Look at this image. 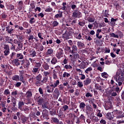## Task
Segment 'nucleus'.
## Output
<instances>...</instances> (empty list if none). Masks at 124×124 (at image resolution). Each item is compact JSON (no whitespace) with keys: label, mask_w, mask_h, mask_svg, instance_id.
<instances>
[{"label":"nucleus","mask_w":124,"mask_h":124,"mask_svg":"<svg viewBox=\"0 0 124 124\" xmlns=\"http://www.w3.org/2000/svg\"><path fill=\"white\" fill-rule=\"evenodd\" d=\"M107 116L108 120H109V121H112V119H114V117L112 116V114H111V112H108L107 113Z\"/></svg>","instance_id":"obj_29"},{"label":"nucleus","mask_w":124,"mask_h":124,"mask_svg":"<svg viewBox=\"0 0 124 124\" xmlns=\"http://www.w3.org/2000/svg\"><path fill=\"white\" fill-rule=\"evenodd\" d=\"M1 67L2 70H4V72H6V73H7V72L6 71V69H5V65L3 64H1Z\"/></svg>","instance_id":"obj_62"},{"label":"nucleus","mask_w":124,"mask_h":124,"mask_svg":"<svg viewBox=\"0 0 124 124\" xmlns=\"http://www.w3.org/2000/svg\"><path fill=\"white\" fill-rule=\"evenodd\" d=\"M26 97L27 98H31L32 96V93H31V91H28L26 93Z\"/></svg>","instance_id":"obj_26"},{"label":"nucleus","mask_w":124,"mask_h":124,"mask_svg":"<svg viewBox=\"0 0 124 124\" xmlns=\"http://www.w3.org/2000/svg\"><path fill=\"white\" fill-rule=\"evenodd\" d=\"M51 62L53 64H56V63L58 62V60H57V58L53 57L51 61Z\"/></svg>","instance_id":"obj_37"},{"label":"nucleus","mask_w":124,"mask_h":124,"mask_svg":"<svg viewBox=\"0 0 124 124\" xmlns=\"http://www.w3.org/2000/svg\"><path fill=\"white\" fill-rule=\"evenodd\" d=\"M58 13L55 15V18L58 19V18H62V12H61V11H58Z\"/></svg>","instance_id":"obj_19"},{"label":"nucleus","mask_w":124,"mask_h":124,"mask_svg":"<svg viewBox=\"0 0 124 124\" xmlns=\"http://www.w3.org/2000/svg\"><path fill=\"white\" fill-rule=\"evenodd\" d=\"M69 76H70V74L67 73L66 72H65L63 74L62 77H63V78H65V77L68 78V77H69Z\"/></svg>","instance_id":"obj_51"},{"label":"nucleus","mask_w":124,"mask_h":124,"mask_svg":"<svg viewBox=\"0 0 124 124\" xmlns=\"http://www.w3.org/2000/svg\"><path fill=\"white\" fill-rule=\"evenodd\" d=\"M93 70V68L92 67H88L85 71V73L87 74H89V72H91Z\"/></svg>","instance_id":"obj_45"},{"label":"nucleus","mask_w":124,"mask_h":124,"mask_svg":"<svg viewBox=\"0 0 124 124\" xmlns=\"http://www.w3.org/2000/svg\"><path fill=\"white\" fill-rule=\"evenodd\" d=\"M80 15H81V12L78 11V10H75L73 12L72 16L74 19H76V18H80Z\"/></svg>","instance_id":"obj_3"},{"label":"nucleus","mask_w":124,"mask_h":124,"mask_svg":"<svg viewBox=\"0 0 124 124\" xmlns=\"http://www.w3.org/2000/svg\"><path fill=\"white\" fill-rule=\"evenodd\" d=\"M64 68L65 69H72V66L70 65L66 64L64 66Z\"/></svg>","instance_id":"obj_52"},{"label":"nucleus","mask_w":124,"mask_h":124,"mask_svg":"<svg viewBox=\"0 0 124 124\" xmlns=\"http://www.w3.org/2000/svg\"><path fill=\"white\" fill-rule=\"evenodd\" d=\"M59 26V22L57 21H54L52 23V27H57Z\"/></svg>","instance_id":"obj_59"},{"label":"nucleus","mask_w":124,"mask_h":124,"mask_svg":"<svg viewBox=\"0 0 124 124\" xmlns=\"http://www.w3.org/2000/svg\"><path fill=\"white\" fill-rule=\"evenodd\" d=\"M90 119L92 122H93V123H97V122L99 121V119H98L97 117H95V116L91 117Z\"/></svg>","instance_id":"obj_18"},{"label":"nucleus","mask_w":124,"mask_h":124,"mask_svg":"<svg viewBox=\"0 0 124 124\" xmlns=\"http://www.w3.org/2000/svg\"><path fill=\"white\" fill-rule=\"evenodd\" d=\"M16 42L18 45L17 50H21L23 48V43L20 41H17Z\"/></svg>","instance_id":"obj_25"},{"label":"nucleus","mask_w":124,"mask_h":124,"mask_svg":"<svg viewBox=\"0 0 124 124\" xmlns=\"http://www.w3.org/2000/svg\"><path fill=\"white\" fill-rule=\"evenodd\" d=\"M24 105H25V103L24 102V101H19L18 103V109H19V110H20L21 111H23V106H24Z\"/></svg>","instance_id":"obj_9"},{"label":"nucleus","mask_w":124,"mask_h":124,"mask_svg":"<svg viewBox=\"0 0 124 124\" xmlns=\"http://www.w3.org/2000/svg\"><path fill=\"white\" fill-rule=\"evenodd\" d=\"M12 79L13 81H16V82H18V81L20 80V76L18 75H14L12 77Z\"/></svg>","instance_id":"obj_20"},{"label":"nucleus","mask_w":124,"mask_h":124,"mask_svg":"<svg viewBox=\"0 0 124 124\" xmlns=\"http://www.w3.org/2000/svg\"><path fill=\"white\" fill-rule=\"evenodd\" d=\"M114 84H115V81H114V80L111 79L110 81V84L112 85V87H110V89H115V87L116 86L114 85Z\"/></svg>","instance_id":"obj_49"},{"label":"nucleus","mask_w":124,"mask_h":124,"mask_svg":"<svg viewBox=\"0 0 124 124\" xmlns=\"http://www.w3.org/2000/svg\"><path fill=\"white\" fill-rule=\"evenodd\" d=\"M29 23L30 24H33V23H35V20H34V17H31L30 18V20L29 21Z\"/></svg>","instance_id":"obj_60"},{"label":"nucleus","mask_w":124,"mask_h":124,"mask_svg":"<svg viewBox=\"0 0 124 124\" xmlns=\"http://www.w3.org/2000/svg\"><path fill=\"white\" fill-rule=\"evenodd\" d=\"M73 54V57L74 58V59H78V58H79V57H80V56L79 55V54L77 53V52H75Z\"/></svg>","instance_id":"obj_38"},{"label":"nucleus","mask_w":124,"mask_h":124,"mask_svg":"<svg viewBox=\"0 0 124 124\" xmlns=\"http://www.w3.org/2000/svg\"><path fill=\"white\" fill-rule=\"evenodd\" d=\"M79 107L80 109H81V110H83V111H85V108L86 107V104H85V103H84V102H81L79 104Z\"/></svg>","instance_id":"obj_23"},{"label":"nucleus","mask_w":124,"mask_h":124,"mask_svg":"<svg viewBox=\"0 0 124 124\" xmlns=\"http://www.w3.org/2000/svg\"><path fill=\"white\" fill-rule=\"evenodd\" d=\"M76 35V38L77 39H81L82 38V35H81V33H76L75 34Z\"/></svg>","instance_id":"obj_40"},{"label":"nucleus","mask_w":124,"mask_h":124,"mask_svg":"<svg viewBox=\"0 0 124 124\" xmlns=\"http://www.w3.org/2000/svg\"><path fill=\"white\" fill-rule=\"evenodd\" d=\"M78 25L81 27H84L85 26V20L83 21H79Z\"/></svg>","instance_id":"obj_63"},{"label":"nucleus","mask_w":124,"mask_h":124,"mask_svg":"<svg viewBox=\"0 0 124 124\" xmlns=\"http://www.w3.org/2000/svg\"><path fill=\"white\" fill-rule=\"evenodd\" d=\"M93 108H91L90 107L89 105L86 106V111H89L90 112H92L93 111Z\"/></svg>","instance_id":"obj_44"},{"label":"nucleus","mask_w":124,"mask_h":124,"mask_svg":"<svg viewBox=\"0 0 124 124\" xmlns=\"http://www.w3.org/2000/svg\"><path fill=\"white\" fill-rule=\"evenodd\" d=\"M33 39H34V37H33V35H30L28 37V41L29 42H30V43H31V41H33Z\"/></svg>","instance_id":"obj_41"},{"label":"nucleus","mask_w":124,"mask_h":124,"mask_svg":"<svg viewBox=\"0 0 124 124\" xmlns=\"http://www.w3.org/2000/svg\"><path fill=\"white\" fill-rule=\"evenodd\" d=\"M20 119L21 120L23 124H26V122H27L28 118H27V117L22 115L20 116Z\"/></svg>","instance_id":"obj_15"},{"label":"nucleus","mask_w":124,"mask_h":124,"mask_svg":"<svg viewBox=\"0 0 124 124\" xmlns=\"http://www.w3.org/2000/svg\"><path fill=\"white\" fill-rule=\"evenodd\" d=\"M4 56H8L10 54V48L9 47V45H4Z\"/></svg>","instance_id":"obj_2"},{"label":"nucleus","mask_w":124,"mask_h":124,"mask_svg":"<svg viewBox=\"0 0 124 124\" xmlns=\"http://www.w3.org/2000/svg\"><path fill=\"white\" fill-rule=\"evenodd\" d=\"M72 54H74V53H77V52H78V48H77V46H76L73 45L72 46Z\"/></svg>","instance_id":"obj_24"},{"label":"nucleus","mask_w":124,"mask_h":124,"mask_svg":"<svg viewBox=\"0 0 124 124\" xmlns=\"http://www.w3.org/2000/svg\"><path fill=\"white\" fill-rule=\"evenodd\" d=\"M102 77H103V78H105V79L108 78V75L107 73L104 72L101 74Z\"/></svg>","instance_id":"obj_47"},{"label":"nucleus","mask_w":124,"mask_h":124,"mask_svg":"<svg viewBox=\"0 0 124 124\" xmlns=\"http://www.w3.org/2000/svg\"><path fill=\"white\" fill-rule=\"evenodd\" d=\"M19 81L23 83V84H26V81L24 80V77L23 76V75H21L19 77Z\"/></svg>","instance_id":"obj_46"},{"label":"nucleus","mask_w":124,"mask_h":124,"mask_svg":"<svg viewBox=\"0 0 124 124\" xmlns=\"http://www.w3.org/2000/svg\"><path fill=\"white\" fill-rule=\"evenodd\" d=\"M77 46L78 47V48H84L85 44H84V43H82L81 41H78Z\"/></svg>","instance_id":"obj_17"},{"label":"nucleus","mask_w":124,"mask_h":124,"mask_svg":"<svg viewBox=\"0 0 124 124\" xmlns=\"http://www.w3.org/2000/svg\"><path fill=\"white\" fill-rule=\"evenodd\" d=\"M106 110H109L112 109V103L110 101L107 102L105 104Z\"/></svg>","instance_id":"obj_8"},{"label":"nucleus","mask_w":124,"mask_h":124,"mask_svg":"<svg viewBox=\"0 0 124 124\" xmlns=\"http://www.w3.org/2000/svg\"><path fill=\"white\" fill-rule=\"evenodd\" d=\"M117 33H118V35H119L121 37H123L124 36V33H123V32L121 31H118L117 32Z\"/></svg>","instance_id":"obj_61"},{"label":"nucleus","mask_w":124,"mask_h":124,"mask_svg":"<svg viewBox=\"0 0 124 124\" xmlns=\"http://www.w3.org/2000/svg\"><path fill=\"white\" fill-rule=\"evenodd\" d=\"M16 58H17L18 60H23V59H24V56L22 53H18L16 54Z\"/></svg>","instance_id":"obj_32"},{"label":"nucleus","mask_w":124,"mask_h":124,"mask_svg":"<svg viewBox=\"0 0 124 124\" xmlns=\"http://www.w3.org/2000/svg\"><path fill=\"white\" fill-rule=\"evenodd\" d=\"M48 81V77H44L42 80L41 81V86H43V84L47 83Z\"/></svg>","instance_id":"obj_22"},{"label":"nucleus","mask_w":124,"mask_h":124,"mask_svg":"<svg viewBox=\"0 0 124 124\" xmlns=\"http://www.w3.org/2000/svg\"><path fill=\"white\" fill-rule=\"evenodd\" d=\"M13 63L14 64H16V66H18V65H20V63L19 62V59H14L12 61Z\"/></svg>","instance_id":"obj_27"},{"label":"nucleus","mask_w":124,"mask_h":124,"mask_svg":"<svg viewBox=\"0 0 124 124\" xmlns=\"http://www.w3.org/2000/svg\"><path fill=\"white\" fill-rule=\"evenodd\" d=\"M71 7L72 9H73V10H74V9H76V8H77V6L75 5V2H72V4H71Z\"/></svg>","instance_id":"obj_42"},{"label":"nucleus","mask_w":124,"mask_h":124,"mask_svg":"<svg viewBox=\"0 0 124 124\" xmlns=\"http://www.w3.org/2000/svg\"><path fill=\"white\" fill-rule=\"evenodd\" d=\"M94 87L96 90H99V91H102V87L99 85L98 83H95Z\"/></svg>","instance_id":"obj_28"},{"label":"nucleus","mask_w":124,"mask_h":124,"mask_svg":"<svg viewBox=\"0 0 124 124\" xmlns=\"http://www.w3.org/2000/svg\"><path fill=\"white\" fill-rule=\"evenodd\" d=\"M43 117L45 120H49V111L46 109L43 110Z\"/></svg>","instance_id":"obj_4"},{"label":"nucleus","mask_w":124,"mask_h":124,"mask_svg":"<svg viewBox=\"0 0 124 124\" xmlns=\"http://www.w3.org/2000/svg\"><path fill=\"white\" fill-rule=\"evenodd\" d=\"M42 107L44 109H49V106H47V103L46 102H44L43 104H42Z\"/></svg>","instance_id":"obj_30"},{"label":"nucleus","mask_w":124,"mask_h":124,"mask_svg":"<svg viewBox=\"0 0 124 124\" xmlns=\"http://www.w3.org/2000/svg\"><path fill=\"white\" fill-rule=\"evenodd\" d=\"M43 67L45 69V70H48L49 69V65L47 63H44L43 64Z\"/></svg>","instance_id":"obj_34"},{"label":"nucleus","mask_w":124,"mask_h":124,"mask_svg":"<svg viewBox=\"0 0 124 124\" xmlns=\"http://www.w3.org/2000/svg\"><path fill=\"white\" fill-rule=\"evenodd\" d=\"M84 86H88V85H89V84H91L92 83V79H90V78H87L85 80L83 81Z\"/></svg>","instance_id":"obj_16"},{"label":"nucleus","mask_w":124,"mask_h":124,"mask_svg":"<svg viewBox=\"0 0 124 124\" xmlns=\"http://www.w3.org/2000/svg\"><path fill=\"white\" fill-rule=\"evenodd\" d=\"M63 52V50H62V49L59 48L58 52L56 54V57L58 58V59H60L62 57V53Z\"/></svg>","instance_id":"obj_6"},{"label":"nucleus","mask_w":124,"mask_h":124,"mask_svg":"<svg viewBox=\"0 0 124 124\" xmlns=\"http://www.w3.org/2000/svg\"><path fill=\"white\" fill-rule=\"evenodd\" d=\"M65 124H73V123H72V121L71 120H70L69 119H66L65 121Z\"/></svg>","instance_id":"obj_57"},{"label":"nucleus","mask_w":124,"mask_h":124,"mask_svg":"<svg viewBox=\"0 0 124 124\" xmlns=\"http://www.w3.org/2000/svg\"><path fill=\"white\" fill-rule=\"evenodd\" d=\"M21 85H22V83L20 82H18L15 84V87H16V88H19V87H21Z\"/></svg>","instance_id":"obj_56"},{"label":"nucleus","mask_w":124,"mask_h":124,"mask_svg":"<svg viewBox=\"0 0 124 124\" xmlns=\"http://www.w3.org/2000/svg\"><path fill=\"white\" fill-rule=\"evenodd\" d=\"M11 102H12V103H16V102H17V99H16V98H15L13 96H11Z\"/></svg>","instance_id":"obj_50"},{"label":"nucleus","mask_w":124,"mask_h":124,"mask_svg":"<svg viewBox=\"0 0 124 124\" xmlns=\"http://www.w3.org/2000/svg\"><path fill=\"white\" fill-rule=\"evenodd\" d=\"M30 56L31 57H32V58H34V57H36V51L35 50H34V49H31L30 51Z\"/></svg>","instance_id":"obj_12"},{"label":"nucleus","mask_w":124,"mask_h":124,"mask_svg":"<svg viewBox=\"0 0 124 124\" xmlns=\"http://www.w3.org/2000/svg\"><path fill=\"white\" fill-rule=\"evenodd\" d=\"M54 93H56L57 96H59V95H60V91L58 88H56L55 89Z\"/></svg>","instance_id":"obj_55"},{"label":"nucleus","mask_w":124,"mask_h":124,"mask_svg":"<svg viewBox=\"0 0 124 124\" xmlns=\"http://www.w3.org/2000/svg\"><path fill=\"white\" fill-rule=\"evenodd\" d=\"M122 77L119 76L116 82H124V77H123V75H121Z\"/></svg>","instance_id":"obj_35"},{"label":"nucleus","mask_w":124,"mask_h":124,"mask_svg":"<svg viewBox=\"0 0 124 124\" xmlns=\"http://www.w3.org/2000/svg\"><path fill=\"white\" fill-rule=\"evenodd\" d=\"M39 92L42 95V96H44V93H43V90L41 88H39Z\"/></svg>","instance_id":"obj_58"},{"label":"nucleus","mask_w":124,"mask_h":124,"mask_svg":"<svg viewBox=\"0 0 124 124\" xmlns=\"http://www.w3.org/2000/svg\"><path fill=\"white\" fill-rule=\"evenodd\" d=\"M65 51H67V52H69V53H71V54H72L71 48L70 46H65Z\"/></svg>","instance_id":"obj_39"},{"label":"nucleus","mask_w":124,"mask_h":124,"mask_svg":"<svg viewBox=\"0 0 124 124\" xmlns=\"http://www.w3.org/2000/svg\"><path fill=\"white\" fill-rule=\"evenodd\" d=\"M3 94L5 95H8V94H10V91H9V89H6L4 91Z\"/></svg>","instance_id":"obj_43"},{"label":"nucleus","mask_w":124,"mask_h":124,"mask_svg":"<svg viewBox=\"0 0 124 124\" xmlns=\"http://www.w3.org/2000/svg\"><path fill=\"white\" fill-rule=\"evenodd\" d=\"M37 103L39 105H42L43 103L44 102V99L41 96L38 97Z\"/></svg>","instance_id":"obj_13"},{"label":"nucleus","mask_w":124,"mask_h":124,"mask_svg":"<svg viewBox=\"0 0 124 124\" xmlns=\"http://www.w3.org/2000/svg\"><path fill=\"white\" fill-rule=\"evenodd\" d=\"M62 7L61 8L62 10H65L66 9V2H63L62 4Z\"/></svg>","instance_id":"obj_54"},{"label":"nucleus","mask_w":124,"mask_h":124,"mask_svg":"<svg viewBox=\"0 0 124 124\" xmlns=\"http://www.w3.org/2000/svg\"><path fill=\"white\" fill-rule=\"evenodd\" d=\"M77 85L79 88H82L83 86V82L80 81L78 82Z\"/></svg>","instance_id":"obj_64"},{"label":"nucleus","mask_w":124,"mask_h":124,"mask_svg":"<svg viewBox=\"0 0 124 124\" xmlns=\"http://www.w3.org/2000/svg\"><path fill=\"white\" fill-rule=\"evenodd\" d=\"M22 62L21 64H23L24 68H28L31 65L30 61L28 60H24L22 61Z\"/></svg>","instance_id":"obj_5"},{"label":"nucleus","mask_w":124,"mask_h":124,"mask_svg":"<svg viewBox=\"0 0 124 124\" xmlns=\"http://www.w3.org/2000/svg\"><path fill=\"white\" fill-rule=\"evenodd\" d=\"M118 20H119V19L118 18H114L113 17H112L111 18V21L110 22V25L111 26V27H115V26H116V22H117V21H118Z\"/></svg>","instance_id":"obj_10"},{"label":"nucleus","mask_w":124,"mask_h":124,"mask_svg":"<svg viewBox=\"0 0 124 124\" xmlns=\"http://www.w3.org/2000/svg\"><path fill=\"white\" fill-rule=\"evenodd\" d=\"M16 38H17L18 41L20 42H23L24 41V39L25 37L22 34H19L18 35H16Z\"/></svg>","instance_id":"obj_11"},{"label":"nucleus","mask_w":124,"mask_h":124,"mask_svg":"<svg viewBox=\"0 0 124 124\" xmlns=\"http://www.w3.org/2000/svg\"><path fill=\"white\" fill-rule=\"evenodd\" d=\"M54 53V50L52 48L48 49L46 52V55H52Z\"/></svg>","instance_id":"obj_33"},{"label":"nucleus","mask_w":124,"mask_h":124,"mask_svg":"<svg viewBox=\"0 0 124 124\" xmlns=\"http://www.w3.org/2000/svg\"><path fill=\"white\" fill-rule=\"evenodd\" d=\"M51 120L53 123L56 124H57L60 122V120L57 118V117H52Z\"/></svg>","instance_id":"obj_31"},{"label":"nucleus","mask_w":124,"mask_h":124,"mask_svg":"<svg viewBox=\"0 0 124 124\" xmlns=\"http://www.w3.org/2000/svg\"><path fill=\"white\" fill-rule=\"evenodd\" d=\"M35 79L36 80V82H35V84L37 87H38L39 86H41V79H42V75L41 74H39L38 76H37L35 77Z\"/></svg>","instance_id":"obj_1"},{"label":"nucleus","mask_w":124,"mask_h":124,"mask_svg":"<svg viewBox=\"0 0 124 124\" xmlns=\"http://www.w3.org/2000/svg\"><path fill=\"white\" fill-rule=\"evenodd\" d=\"M86 66H87V65L86 64V62L84 61H82L81 63L78 65V67L80 69H84L86 68Z\"/></svg>","instance_id":"obj_14"},{"label":"nucleus","mask_w":124,"mask_h":124,"mask_svg":"<svg viewBox=\"0 0 124 124\" xmlns=\"http://www.w3.org/2000/svg\"><path fill=\"white\" fill-rule=\"evenodd\" d=\"M114 89H111L108 91V94L111 95V96H117L118 95L117 92H115Z\"/></svg>","instance_id":"obj_7"},{"label":"nucleus","mask_w":124,"mask_h":124,"mask_svg":"<svg viewBox=\"0 0 124 124\" xmlns=\"http://www.w3.org/2000/svg\"><path fill=\"white\" fill-rule=\"evenodd\" d=\"M113 5H114V6H115V8L116 9V10H118V9H120L121 6H120V4L118 3H117V2H114L113 3Z\"/></svg>","instance_id":"obj_36"},{"label":"nucleus","mask_w":124,"mask_h":124,"mask_svg":"<svg viewBox=\"0 0 124 124\" xmlns=\"http://www.w3.org/2000/svg\"><path fill=\"white\" fill-rule=\"evenodd\" d=\"M0 16H1L2 19H4V20L7 18V15H6L5 13H3L1 14Z\"/></svg>","instance_id":"obj_48"},{"label":"nucleus","mask_w":124,"mask_h":124,"mask_svg":"<svg viewBox=\"0 0 124 124\" xmlns=\"http://www.w3.org/2000/svg\"><path fill=\"white\" fill-rule=\"evenodd\" d=\"M6 6H7V9L8 10H10L11 11H12V10H14L15 9L14 5H12V4L6 5Z\"/></svg>","instance_id":"obj_21"},{"label":"nucleus","mask_w":124,"mask_h":124,"mask_svg":"<svg viewBox=\"0 0 124 124\" xmlns=\"http://www.w3.org/2000/svg\"><path fill=\"white\" fill-rule=\"evenodd\" d=\"M111 37H114L115 38H119V35L118 34H114V33H111L110 34Z\"/></svg>","instance_id":"obj_53"}]
</instances>
